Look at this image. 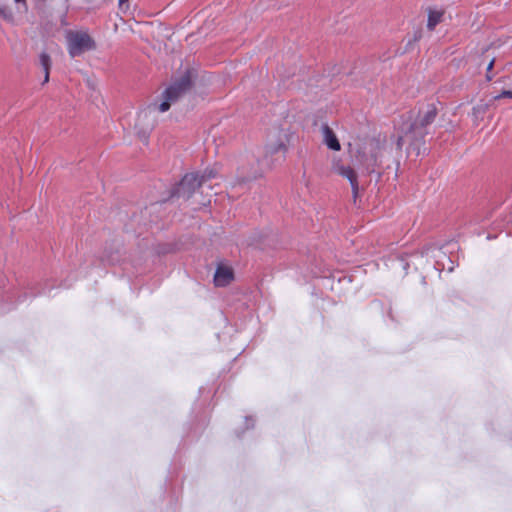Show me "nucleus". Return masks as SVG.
<instances>
[{"instance_id": "nucleus-1", "label": "nucleus", "mask_w": 512, "mask_h": 512, "mask_svg": "<svg viewBox=\"0 0 512 512\" xmlns=\"http://www.w3.org/2000/svg\"><path fill=\"white\" fill-rule=\"evenodd\" d=\"M191 82L188 75L183 76L179 81L168 87L163 93V100L160 104L149 106L147 111L139 114L138 120L143 121L155 112L164 113L169 110L171 104L180 98L189 88Z\"/></svg>"}, {"instance_id": "nucleus-2", "label": "nucleus", "mask_w": 512, "mask_h": 512, "mask_svg": "<svg viewBox=\"0 0 512 512\" xmlns=\"http://www.w3.org/2000/svg\"><path fill=\"white\" fill-rule=\"evenodd\" d=\"M286 152V135L278 132L269 137L265 146L264 159L261 162V168L252 171L247 178H257L265 169H270L274 163L284 158Z\"/></svg>"}, {"instance_id": "nucleus-3", "label": "nucleus", "mask_w": 512, "mask_h": 512, "mask_svg": "<svg viewBox=\"0 0 512 512\" xmlns=\"http://www.w3.org/2000/svg\"><path fill=\"white\" fill-rule=\"evenodd\" d=\"M436 114L437 110L433 105H427L420 110L417 119L409 125L408 131L404 135L399 136L397 141L398 148H401L405 141L423 137L424 127L434 121Z\"/></svg>"}, {"instance_id": "nucleus-4", "label": "nucleus", "mask_w": 512, "mask_h": 512, "mask_svg": "<svg viewBox=\"0 0 512 512\" xmlns=\"http://www.w3.org/2000/svg\"><path fill=\"white\" fill-rule=\"evenodd\" d=\"M66 41L68 53L73 58L96 48L95 41L85 30L67 31Z\"/></svg>"}, {"instance_id": "nucleus-5", "label": "nucleus", "mask_w": 512, "mask_h": 512, "mask_svg": "<svg viewBox=\"0 0 512 512\" xmlns=\"http://www.w3.org/2000/svg\"><path fill=\"white\" fill-rule=\"evenodd\" d=\"M383 151L379 142L369 143L361 160L368 172H374L376 168L383 164Z\"/></svg>"}, {"instance_id": "nucleus-6", "label": "nucleus", "mask_w": 512, "mask_h": 512, "mask_svg": "<svg viewBox=\"0 0 512 512\" xmlns=\"http://www.w3.org/2000/svg\"><path fill=\"white\" fill-rule=\"evenodd\" d=\"M202 185L199 174L189 173L186 174L177 188V194L179 197L189 198L193 192Z\"/></svg>"}, {"instance_id": "nucleus-7", "label": "nucleus", "mask_w": 512, "mask_h": 512, "mask_svg": "<svg viewBox=\"0 0 512 512\" xmlns=\"http://www.w3.org/2000/svg\"><path fill=\"white\" fill-rule=\"evenodd\" d=\"M333 169L337 174H339L342 177L347 178L349 180L351 187H352L353 194H354V196H356L357 192H358V183H357V177H356L354 170L348 166L347 167L343 166V165L339 164L338 162L333 164Z\"/></svg>"}, {"instance_id": "nucleus-8", "label": "nucleus", "mask_w": 512, "mask_h": 512, "mask_svg": "<svg viewBox=\"0 0 512 512\" xmlns=\"http://www.w3.org/2000/svg\"><path fill=\"white\" fill-rule=\"evenodd\" d=\"M234 278L233 271L227 266H218L214 275V283L216 286L224 287L228 285Z\"/></svg>"}, {"instance_id": "nucleus-9", "label": "nucleus", "mask_w": 512, "mask_h": 512, "mask_svg": "<svg viewBox=\"0 0 512 512\" xmlns=\"http://www.w3.org/2000/svg\"><path fill=\"white\" fill-rule=\"evenodd\" d=\"M322 133L325 144L332 150L338 151L340 150V143L336 137V135L333 133V131L328 126L322 127Z\"/></svg>"}, {"instance_id": "nucleus-10", "label": "nucleus", "mask_w": 512, "mask_h": 512, "mask_svg": "<svg viewBox=\"0 0 512 512\" xmlns=\"http://www.w3.org/2000/svg\"><path fill=\"white\" fill-rule=\"evenodd\" d=\"M40 65L44 71V83L49 81V71L51 68V58L46 52H42L39 56Z\"/></svg>"}, {"instance_id": "nucleus-11", "label": "nucleus", "mask_w": 512, "mask_h": 512, "mask_svg": "<svg viewBox=\"0 0 512 512\" xmlns=\"http://www.w3.org/2000/svg\"><path fill=\"white\" fill-rule=\"evenodd\" d=\"M443 12L441 11H429L427 27L429 30H433L436 25L442 21Z\"/></svg>"}, {"instance_id": "nucleus-12", "label": "nucleus", "mask_w": 512, "mask_h": 512, "mask_svg": "<svg viewBox=\"0 0 512 512\" xmlns=\"http://www.w3.org/2000/svg\"><path fill=\"white\" fill-rule=\"evenodd\" d=\"M0 19L9 23H14V16L11 10L6 6H0Z\"/></svg>"}, {"instance_id": "nucleus-13", "label": "nucleus", "mask_w": 512, "mask_h": 512, "mask_svg": "<svg viewBox=\"0 0 512 512\" xmlns=\"http://www.w3.org/2000/svg\"><path fill=\"white\" fill-rule=\"evenodd\" d=\"M14 2L17 4V11L21 13H25L28 10V6L26 3V0H14Z\"/></svg>"}, {"instance_id": "nucleus-14", "label": "nucleus", "mask_w": 512, "mask_h": 512, "mask_svg": "<svg viewBox=\"0 0 512 512\" xmlns=\"http://www.w3.org/2000/svg\"><path fill=\"white\" fill-rule=\"evenodd\" d=\"M199 177H200V180L202 181V184H203L205 181H207V180H209L211 178H214L215 177V173L213 172V170H209V171L206 170V171H204V173L199 175Z\"/></svg>"}, {"instance_id": "nucleus-15", "label": "nucleus", "mask_w": 512, "mask_h": 512, "mask_svg": "<svg viewBox=\"0 0 512 512\" xmlns=\"http://www.w3.org/2000/svg\"><path fill=\"white\" fill-rule=\"evenodd\" d=\"M503 97H506V98H512V91L510 90H505L503 91L502 93H500L499 95H497L495 97V99H500V98H503Z\"/></svg>"}, {"instance_id": "nucleus-16", "label": "nucleus", "mask_w": 512, "mask_h": 512, "mask_svg": "<svg viewBox=\"0 0 512 512\" xmlns=\"http://www.w3.org/2000/svg\"><path fill=\"white\" fill-rule=\"evenodd\" d=\"M484 111H485V106L484 105L477 106V107L473 108L474 114L480 113V112L483 113Z\"/></svg>"}, {"instance_id": "nucleus-17", "label": "nucleus", "mask_w": 512, "mask_h": 512, "mask_svg": "<svg viewBox=\"0 0 512 512\" xmlns=\"http://www.w3.org/2000/svg\"><path fill=\"white\" fill-rule=\"evenodd\" d=\"M128 0H119V7L121 10L127 9L128 5H126Z\"/></svg>"}, {"instance_id": "nucleus-18", "label": "nucleus", "mask_w": 512, "mask_h": 512, "mask_svg": "<svg viewBox=\"0 0 512 512\" xmlns=\"http://www.w3.org/2000/svg\"><path fill=\"white\" fill-rule=\"evenodd\" d=\"M493 64H494V60L490 61V63L487 66V71H490L492 69Z\"/></svg>"}]
</instances>
